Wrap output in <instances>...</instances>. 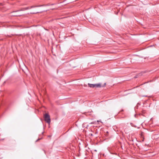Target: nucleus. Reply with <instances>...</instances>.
<instances>
[{
	"instance_id": "obj_1",
	"label": "nucleus",
	"mask_w": 159,
	"mask_h": 159,
	"mask_svg": "<svg viewBox=\"0 0 159 159\" xmlns=\"http://www.w3.org/2000/svg\"><path fill=\"white\" fill-rule=\"evenodd\" d=\"M90 88H101V87H104L106 85V83H105L104 85L101 86V84H88Z\"/></svg>"
},
{
	"instance_id": "obj_2",
	"label": "nucleus",
	"mask_w": 159,
	"mask_h": 159,
	"mask_svg": "<svg viewBox=\"0 0 159 159\" xmlns=\"http://www.w3.org/2000/svg\"><path fill=\"white\" fill-rule=\"evenodd\" d=\"M44 120L47 123L49 124L51 122L50 116L48 114H46L44 115Z\"/></svg>"
},
{
	"instance_id": "obj_3",
	"label": "nucleus",
	"mask_w": 159,
	"mask_h": 159,
	"mask_svg": "<svg viewBox=\"0 0 159 159\" xmlns=\"http://www.w3.org/2000/svg\"><path fill=\"white\" fill-rule=\"evenodd\" d=\"M18 11H14L13 12H12L11 13V15L13 16H19V15L17 14L16 13V12H17Z\"/></svg>"
},
{
	"instance_id": "obj_4",
	"label": "nucleus",
	"mask_w": 159,
	"mask_h": 159,
	"mask_svg": "<svg viewBox=\"0 0 159 159\" xmlns=\"http://www.w3.org/2000/svg\"><path fill=\"white\" fill-rule=\"evenodd\" d=\"M32 7H33V6H32V7H28L25 8V10L29 9H30L31 8H32Z\"/></svg>"
},
{
	"instance_id": "obj_5",
	"label": "nucleus",
	"mask_w": 159,
	"mask_h": 159,
	"mask_svg": "<svg viewBox=\"0 0 159 159\" xmlns=\"http://www.w3.org/2000/svg\"><path fill=\"white\" fill-rule=\"evenodd\" d=\"M100 120H98V121H97V122H100Z\"/></svg>"
},
{
	"instance_id": "obj_6",
	"label": "nucleus",
	"mask_w": 159,
	"mask_h": 159,
	"mask_svg": "<svg viewBox=\"0 0 159 159\" xmlns=\"http://www.w3.org/2000/svg\"><path fill=\"white\" fill-rule=\"evenodd\" d=\"M91 124H93V122H92V123H91Z\"/></svg>"
}]
</instances>
